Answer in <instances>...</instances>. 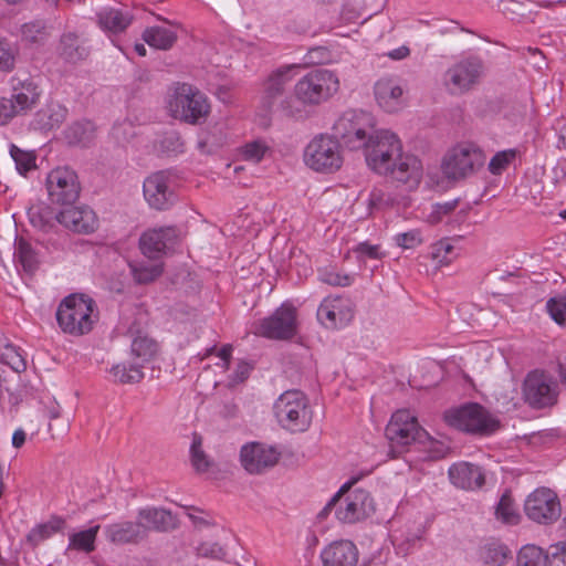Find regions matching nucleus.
Returning a JSON list of instances; mask_svg holds the SVG:
<instances>
[{"mask_svg": "<svg viewBox=\"0 0 566 566\" xmlns=\"http://www.w3.org/2000/svg\"><path fill=\"white\" fill-rule=\"evenodd\" d=\"M143 40L151 48L169 50L177 41V33L166 27H150L143 32Z\"/></svg>", "mask_w": 566, "mask_h": 566, "instance_id": "473e14b6", "label": "nucleus"}, {"mask_svg": "<svg viewBox=\"0 0 566 566\" xmlns=\"http://www.w3.org/2000/svg\"><path fill=\"white\" fill-rule=\"evenodd\" d=\"M354 252L356 253L357 258L359 260H380L382 258V252L380 251V247L377 244H369L368 242H361L359 243L355 249Z\"/></svg>", "mask_w": 566, "mask_h": 566, "instance_id": "bf43d9fd", "label": "nucleus"}, {"mask_svg": "<svg viewBox=\"0 0 566 566\" xmlns=\"http://www.w3.org/2000/svg\"><path fill=\"white\" fill-rule=\"evenodd\" d=\"M56 220L69 230L88 234L96 230L97 218L95 212L86 207H69L60 211Z\"/></svg>", "mask_w": 566, "mask_h": 566, "instance_id": "412c9836", "label": "nucleus"}, {"mask_svg": "<svg viewBox=\"0 0 566 566\" xmlns=\"http://www.w3.org/2000/svg\"><path fill=\"white\" fill-rule=\"evenodd\" d=\"M385 434L391 447H406L427 434L409 410H398L388 422Z\"/></svg>", "mask_w": 566, "mask_h": 566, "instance_id": "dca6fc26", "label": "nucleus"}, {"mask_svg": "<svg viewBox=\"0 0 566 566\" xmlns=\"http://www.w3.org/2000/svg\"><path fill=\"white\" fill-rule=\"evenodd\" d=\"M95 303L82 294L66 296L57 307L56 321L60 328L70 335L81 336L93 328Z\"/></svg>", "mask_w": 566, "mask_h": 566, "instance_id": "7ed1b4c3", "label": "nucleus"}, {"mask_svg": "<svg viewBox=\"0 0 566 566\" xmlns=\"http://www.w3.org/2000/svg\"><path fill=\"white\" fill-rule=\"evenodd\" d=\"M394 545L396 546L397 553L403 556L410 554V552L416 547L418 542L421 538V535L418 533H411L403 535H394Z\"/></svg>", "mask_w": 566, "mask_h": 566, "instance_id": "603ef678", "label": "nucleus"}, {"mask_svg": "<svg viewBox=\"0 0 566 566\" xmlns=\"http://www.w3.org/2000/svg\"><path fill=\"white\" fill-rule=\"evenodd\" d=\"M358 549L350 541H336L321 552L323 566H356Z\"/></svg>", "mask_w": 566, "mask_h": 566, "instance_id": "393cba45", "label": "nucleus"}, {"mask_svg": "<svg viewBox=\"0 0 566 566\" xmlns=\"http://www.w3.org/2000/svg\"><path fill=\"white\" fill-rule=\"evenodd\" d=\"M19 54L18 46L6 39H0V72L9 73L14 70Z\"/></svg>", "mask_w": 566, "mask_h": 566, "instance_id": "a18cd8bd", "label": "nucleus"}, {"mask_svg": "<svg viewBox=\"0 0 566 566\" xmlns=\"http://www.w3.org/2000/svg\"><path fill=\"white\" fill-rule=\"evenodd\" d=\"M457 255L454 245L447 239L431 245L430 256L436 263V268L450 264Z\"/></svg>", "mask_w": 566, "mask_h": 566, "instance_id": "37998d69", "label": "nucleus"}, {"mask_svg": "<svg viewBox=\"0 0 566 566\" xmlns=\"http://www.w3.org/2000/svg\"><path fill=\"white\" fill-rule=\"evenodd\" d=\"M516 158L515 149H506L496 153L489 163V170L493 175L502 174Z\"/></svg>", "mask_w": 566, "mask_h": 566, "instance_id": "de8ad7c7", "label": "nucleus"}, {"mask_svg": "<svg viewBox=\"0 0 566 566\" xmlns=\"http://www.w3.org/2000/svg\"><path fill=\"white\" fill-rule=\"evenodd\" d=\"M10 156L15 164V168L20 175H27L30 170L36 168V155L32 150H24L14 144L10 145Z\"/></svg>", "mask_w": 566, "mask_h": 566, "instance_id": "a19ab883", "label": "nucleus"}, {"mask_svg": "<svg viewBox=\"0 0 566 566\" xmlns=\"http://www.w3.org/2000/svg\"><path fill=\"white\" fill-rule=\"evenodd\" d=\"M551 566H566V542L551 546Z\"/></svg>", "mask_w": 566, "mask_h": 566, "instance_id": "0e129e2a", "label": "nucleus"}, {"mask_svg": "<svg viewBox=\"0 0 566 566\" xmlns=\"http://www.w3.org/2000/svg\"><path fill=\"white\" fill-rule=\"evenodd\" d=\"M134 280L138 284H147L155 281L163 273L160 263L139 262L129 264Z\"/></svg>", "mask_w": 566, "mask_h": 566, "instance_id": "4c0bfd02", "label": "nucleus"}, {"mask_svg": "<svg viewBox=\"0 0 566 566\" xmlns=\"http://www.w3.org/2000/svg\"><path fill=\"white\" fill-rule=\"evenodd\" d=\"M14 258L28 273L34 272L38 268V254L32 245L23 238L17 239L15 241Z\"/></svg>", "mask_w": 566, "mask_h": 566, "instance_id": "e433bc0d", "label": "nucleus"}, {"mask_svg": "<svg viewBox=\"0 0 566 566\" xmlns=\"http://www.w3.org/2000/svg\"><path fill=\"white\" fill-rule=\"evenodd\" d=\"M177 238L172 227H163L145 231L139 239V248L145 256L156 260L170 248Z\"/></svg>", "mask_w": 566, "mask_h": 566, "instance_id": "aec40b11", "label": "nucleus"}, {"mask_svg": "<svg viewBox=\"0 0 566 566\" xmlns=\"http://www.w3.org/2000/svg\"><path fill=\"white\" fill-rule=\"evenodd\" d=\"M321 281L332 286H348L352 283L348 275H343L335 271H325L321 273Z\"/></svg>", "mask_w": 566, "mask_h": 566, "instance_id": "e2e57ef3", "label": "nucleus"}, {"mask_svg": "<svg viewBox=\"0 0 566 566\" xmlns=\"http://www.w3.org/2000/svg\"><path fill=\"white\" fill-rule=\"evenodd\" d=\"M197 555L200 557L221 559L224 556V551L217 543L206 542V543H201L197 547Z\"/></svg>", "mask_w": 566, "mask_h": 566, "instance_id": "680f3d73", "label": "nucleus"}, {"mask_svg": "<svg viewBox=\"0 0 566 566\" xmlns=\"http://www.w3.org/2000/svg\"><path fill=\"white\" fill-rule=\"evenodd\" d=\"M142 369V364L134 363L126 365L125 363H122L112 367L111 375L117 382L135 384L139 382L144 378V373Z\"/></svg>", "mask_w": 566, "mask_h": 566, "instance_id": "58836bf2", "label": "nucleus"}, {"mask_svg": "<svg viewBox=\"0 0 566 566\" xmlns=\"http://www.w3.org/2000/svg\"><path fill=\"white\" fill-rule=\"evenodd\" d=\"M191 462L198 472L207 471L210 465L205 452L201 450L200 441L193 440L191 444Z\"/></svg>", "mask_w": 566, "mask_h": 566, "instance_id": "4d7b16f0", "label": "nucleus"}, {"mask_svg": "<svg viewBox=\"0 0 566 566\" xmlns=\"http://www.w3.org/2000/svg\"><path fill=\"white\" fill-rule=\"evenodd\" d=\"M250 366L247 363H240L232 377V382L238 384L248 378Z\"/></svg>", "mask_w": 566, "mask_h": 566, "instance_id": "774afa93", "label": "nucleus"}, {"mask_svg": "<svg viewBox=\"0 0 566 566\" xmlns=\"http://www.w3.org/2000/svg\"><path fill=\"white\" fill-rule=\"evenodd\" d=\"M524 511L533 522L547 525L559 518L562 506L557 494L553 490L538 488L526 497Z\"/></svg>", "mask_w": 566, "mask_h": 566, "instance_id": "2eb2a0df", "label": "nucleus"}, {"mask_svg": "<svg viewBox=\"0 0 566 566\" xmlns=\"http://www.w3.org/2000/svg\"><path fill=\"white\" fill-rule=\"evenodd\" d=\"M451 483L463 490H475L484 484V474L479 465L469 462L454 463L449 469Z\"/></svg>", "mask_w": 566, "mask_h": 566, "instance_id": "bb28decb", "label": "nucleus"}, {"mask_svg": "<svg viewBox=\"0 0 566 566\" xmlns=\"http://www.w3.org/2000/svg\"><path fill=\"white\" fill-rule=\"evenodd\" d=\"M48 196L53 203L69 206L74 203L81 192L76 172L67 167L51 170L45 180Z\"/></svg>", "mask_w": 566, "mask_h": 566, "instance_id": "ddd939ff", "label": "nucleus"}, {"mask_svg": "<svg viewBox=\"0 0 566 566\" xmlns=\"http://www.w3.org/2000/svg\"><path fill=\"white\" fill-rule=\"evenodd\" d=\"M350 482L345 483L321 511L319 516H326L329 511L335 510L339 522L354 524L374 513L370 494L363 489L350 490Z\"/></svg>", "mask_w": 566, "mask_h": 566, "instance_id": "f257e3e1", "label": "nucleus"}, {"mask_svg": "<svg viewBox=\"0 0 566 566\" xmlns=\"http://www.w3.org/2000/svg\"><path fill=\"white\" fill-rule=\"evenodd\" d=\"M94 135L95 127L88 120L76 122L65 130V138L71 145L86 146L93 140Z\"/></svg>", "mask_w": 566, "mask_h": 566, "instance_id": "c9c22d12", "label": "nucleus"}, {"mask_svg": "<svg viewBox=\"0 0 566 566\" xmlns=\"http://www.w3.org/2000/svg\"><path fill=\"white\" fill-rule=\"evenodd\" d=\"M65 525L64 518L60 516H51V518L44 523L35 525L27 535V542L32 546L36 547L45 539L53 536L63 530Z\"/></svg>", "mask_w": 566, "mask_h": 566, "instance_id": "2f4dec72", "label": "nucleus"}, {"mask_svg": "<svg viewBox=\"0 0 566 566\" xmlns=\"http://www.w3.org/2000/svg\"><path fill=\"white\" fill-rule=\"evenodd\" d=\"M509 548L503 544H489L483 547L481 557L485 564L502 566L506 563Z\"/></svg>", "mask_w": 566, "mask_h": 566, "instance_id": "c03bdc74", "label": "nucleus"}, {"mask_svg": "<svg viewBox=\"0 0 566 566\" xmlns=\"http://www.w3.org/2000/svg\"><path fill=\"white\" fill-rule=\"evenodd\" d=\"M56 52L62 60L72 64L84 61L90 55L85 42L74 32H65L61 35Z\"/></svg>", "mask_w": 566, "mask_h": 566, "instance_id": "c756f323", "label": "nucleus"}, {"mask_svg": "<svg viewBox=\"0 0 566 566\" xmlns=\"http://www.w3.org/2000/svg\"><path fill=\"white\" fill-rule=\"evenodd\" d=\"M157 353V343L147 335L138 333L132 340L130 354L137 359L135 364L149 361Z\"/></svg>", "mask_w": 566, "mask_h": 566, "instance_id": "72a5a7b5", "label": "nucleus"}, {"mask_svg": "<svg viewBox=\"0 0 566 566\" xmlns=\"http://www.w3.org/2000/svg\"><path fill=\"white\" fill-rule=\"evenodd\" d=\"M353 317V303L346 297H325L317 308V318L327 328H342Z\"/></svg>", "mask_w": 566, "mask_h": 566, "instance_id": "f3484780", "label": "nucleus"}, {"mask_svg": "<svg viewBox=\"0 0 566 566\" xmlns=\"http://www.w3.org/2000/svg\"><path fill=\"white\" fill-rule=\"evenodd\" d=\"M484 163L485 155L478 145L461 143L446 154L442 170L449 179H462L476 172Z\"/></svg>", "mask_w": 566, "mask_h": 566, "instance_id": "9d476101", "label": "nucleus"}, {"mask_svg": "<svg viewBox=\"0 0 566 566\" xmlns=\"http://www.w3.org/2000/svg\"><path fill=\"white\" fill-rule=\"evenodd\" d=\"M297 333L296 308L290 304H282L272 315L261 319L254 334L269 339L286 340Z\"/></svg>", "mask_w": 566, "mask_h": 566, "instance_id": "f8f14e48", "label": "nucleus"}, {"mask_svg": "<svg viewBox=\"0 0 566 566\" xmlns=\"http://www.w3.org/2000/svg\"><path fill=\"white\" fill-rule=\"evenodd\" d=\"M143 191L148 205L157 210H166L175 201L171 180L166 171H157L147 177Z\"/></svg>", "mask_w": 566, "mask_h": 566, "instance_id": "a211bd4d", "label": "nucleus"}, {"mask_svg": "<svg viewBox=\"0 0 566 566\" xmlns=\"http://www.w3.org/2000/svg\"><path fill=\"white\" fill-rule=\"evenodd\" d=\"M45 25L41 21L25 23L22 27V35L30 42H38L46 36Z\"/></svg>", "mask_w": 566, "mask_h": 566, "instance_id": "6e6d98bb", "label": "nucleus"}, {"mask_svg": "<svg viewBox=\"0 0 566 566\" xmlns=\"http://www.w3.org/2000/svg\"><path fill=\"white\" fill-rule=\"evenodd\" d=\"M48 122L45 125L49 128L59 127L66 118L67 109L60 104H52L48 107Z\"/></svg>", "mask_w": 566, "mask_h": 566, "instance_id": "13d9d810", "label": "nucleus"}, {"mask_svg": "<svg viewBox=\"0 0 566 566\" xmlns=\"http://www.w3.org/2000/svg\"><path fill=\"white\" fill-rule=\"evenodd\" d=\"M296 65H284L273 71L263 84L262 104L269 111L273 108L280 97L283 96L285 88L293 80V71Z\"/></svg>", "mask_w": 566, "mask_h": 566, "instance_id": "4be33fe9", "label": "nucleus"}, {"mask_svg": "<svg viewBox=\"0 0 566 566\" xmlns=\"http://www.w3.org/2000/svg\"><path fill=\"white\" fill-rule=\"evenodd\" d=\"M546 308L557 324L566 325V295L549 298Z\"/></svg>", "mask_w": 566, "mask_h": 566, "instance_id": "8fccbe9b", "label": "nucleus"}, {"mask_svg": "<svg viewBox=\"0 0 566 566\" xmlns=\"http://www.w3.org/2000/svg\"><path fill=\"white\" fill-rule=\"evenodd\" d=\"M273 412L279 424L293 433L305 432L313 419L308 398L297 389L281 394L273 405Z\"/></svg>", "mask_w": 566, "mask_h": 566, "instance_id": "f03ea898", "label": "nucleus"}, {"mask_svg": "<svg viewBox=\"0 0 566 566\" xmlns=\"http://www.w3.org/2000/svg\"><path fill=\"white\" fill-rule=\"evenodd\" d=\"M364 149L368 167L379 175L387 176L402 153V144L395 133L379 129Z\"/></svg>", "mask_w": 566, "mask_h": 566, "instance_id": "423d86ee", "label": "nucleus"}, {"mask_svg": "<svg viewBox=\"0 0 566 566\" xmlns=\"http://www.w3.org/2000/svg\"><path fill=\"white\" fill-rule=\"evenodd\" d=\"M240 460L242 467L253 474L273 467L279 460V454L273 448L253 442L242 447Z\"/></svg>", "mask_w": 566, "mask_h": 566, "instance_id": "6ab92c4d", "label": "nucleus"}, {"mask_svg": "<svg viewBox=\"0 0 566 566\" xmlns=\"http://www.w3.org/2000/svg\"><path fill=\"white\" fill-rule=\"evenodd\" d=\"M386 198L387 196L381 189L375 188L369 193V206L374 208H379L386 203Z\"/></svg>", "mask_w": 566, "mask_h": 566, "instance_id": "338daca9", "label": "nucleus"}, {"mask_svg": "<svg viewBox=\"0 0 566 566\" xmlns=\"http://www.w3.org/2000/svg\"><path fill=\"white\" fill-rule=\"evenodd\" d=\"M402 93L397 80L391 77H381L375 84L376 101L388 113L396 112L401 106Z\"/></svg>", "mask_w": 566, "mask_h": 566, "instance_id": "c85d7f7f", "label": "nucleus"}, {"mask_svg": "<svg viewBox=\"0 0 566 566\" xmlns=\"http://www.w3.org/2000/svg\"><path fill=\"white\" fill-rule=\"evenodd\" d=\"M446 420L459 430L488 436L495 432L500 421L479 403H468L446 412Z\"/></svg>", "mask_w": 566, "mask_h": 566, "instance_id": "1a4fd4ad", "label": "nucleus"}, {"mask_svg": "<svg viewBox=\"0 0 566 566\" xmlns=\"http://www.w3.org/2000/svg\"><path fill=\"white\" fill-rule=\"evenodd\" d=\"M99 525L90 527L88 530L74 533L70 536V549L83 551L91 553L95 549V539Z\"/></svg>", "mask_w": 566, "mask_h": 566, "instance_id": "ea45409f", "label": "nucleus"}, {"mask_svg": "<svg viewBox=\"0 0 566 566\" xmlns=\"http://www.w3.org/2000/svg\"><path fill=\"white\" fill-rule=\"evenodd\" d=\"M495 516L506 524H517L520 514L509 491L504 492L496 505Z\"/></svg>", "mask_w": 566, "mask_h": 566, "instance_id": "79ce46f5", "label": "nucleus"}, {"mask_svg": "<svg viewBox=\"0 0 566 566\" xmlns=\"http://www.w3.org/2000/svg\"><path fill=\"white\" fill-rule=\"evenodd\" d=\"M387 176L413 189L418 187L422 178L421 161L415 155L401 153L399 159L390 167Z\"/></svg>", "mask_w": 566, "mask_h": 566, "instance_id": "b1692460", "label": "nucleus"}, {"mask_svg": "<svg viewBox=\"0 0 566 566\" xmlns=\"http://www.w3.org/2000/svg\"><path fill=\"white\" fill-rule=\"evenodd\" d=\"M333 130L335 137L353 150L365 148L377 132L370 113L354 109L344 112L334 123Z\"/></svg>", "mask_w": 566, "mask_h": 566, "instance_id": "39448f33", "label": "nucleus"}, {"mask_svg": "<svg viewBox=\"0 0 566 566\" xmlns=\"http://www.w3.org/2000/svg\"><path fill=\"white\" fill-rule=\"evenodd\" d=\"M133 21V15L127 10L107 7L97 13L98 25L106 31L119 33L125 31Z\"/></svg>", "mask_w": 566, "mask_h": 566, "instance_id": "7c9ffc66", "label": "nucleus"}, {"mask_svg": "<svg viewBox=\"0 0 566 566\" xmlns=\"http://www.w3.org/2000/svg\"><path fill=\"white\" fill-rule=\"evenodd\" d=\"M269 150L268 145L262 140H254L251 143H248L243 149H242V157L245 160L252 161V163H260L266 151Z\"/></svg>", "mask_w": 566, "mask_h": 566, "instance_id": "3c124183", "label": "nucleus"}, {"mask_svg": "<svg viewBox=\"0 0 566 566\" xmlns=\"http://www.w3.org/2000/svg\"><path fill=\"white\" fill-rule=\"evenodd\" d=\"M485 76V65L479 56H468L453 63L443 75V84L451 95H463L479 86Z\"/></svg>", "mask_w": 566, "mask_h": 566, "instance_id": "0eeeda50", "label": "nucleus"}, {"mask_svg": "<svg viewBox=\"0 0 566 566\" xmlns=\"http://www.w3.org/2000/svg\"><path fill=\"white\" fill-rule=\"evenodd\" d=\"M557 384L543 370L530 371L523 382L524 400L533 408L542 409L557 401Z\"/></svg>", "mask_w": 566, "mask_h": 566, "instance_id": "4468645a", "label": "nucleus"}, {"mask_svg": "<svg viewBox=\"0 0 566 566\" xmlns=\"http://www.w3.org/2000/svg\"><path fill=\"white\" fill-rule=\"evenodd\" d=\"M422 241L421 232L417 229H412L395 235V242L397 245L403 249H415L419 247Z\"/></svg>", "mask_w": 566, "mask_h": 566, "instance_id": "864d4df0", "label": "nucleus"}, {"mask_svg": "<svg viewBox=\"0 0 566 566\" xmlns=\"http://www.w3.org/2000/svg\"><path fill=\"white\" fill-rule=\"evenodd\" d=\"M138 522L143 524L146 536L149 531L168 532L178 526L177 518L163 507L148 506L140 509L137 514Z\"/></svg>", "mask_w": 566, "mask_h": 566, "instance_id": "a878e982", "label": "nucleus"}, {"mask_svg": "<svg viewBox=\"0 0 566 566\" xmlns=\"http://www.w3.org/2000/svg\"><path fill=\"white\" fill-rule=\"evenodd\" d=\"M304 163L314 171L332 174L343 165V153L336 137L329 135L315 136L305 147Z\"/></svg>", "mask_w": 566, "mask_h": 566, "instance_id": "6e6552de", "label": "nucleus"}, {"mask_svg": "<svg viewBox=\"0 0 566 566\" xmlns=\"http://www.w3.org/2000/svg\"><path fill=\"white\" fill-rule=\"evenodd\" d=\"M0 359L15 373H22L27 368V363L21 353L14 346L8 345L0 354Z\"/></svg>", "mask_w": 566, "mask_h": 566, "instance_id": "49530a36", "label": "nucleus"}, {"mask_svg": "<svg viewBox=\"0 0 566 566\" xmlns=\"http://www.w3.org/2000/svg\"><path fill=\"white\" fill-rule=\"evenodd\" d=\"M23 114L21 109H18L13 99L2 97L0 98V125H7L15 116Z\"/></svg>", "mask_w": 566, "mask_h": 566, "instance_id": "5fc2aeb1", "label": "nucleus"}, {"mask_svg": "<svg viewBox=\"0 0 566 566\" xmlns=\"http://www.w3.org/2000/svg\"><path fill=\"white\" fill-rule=\"evenodd\" d=\"M103 531L106 539L115 545H136L146 538L140 522L120 521L104 526Z\"/></svg>", "mask_w": 566, "mask_h": 566, "instance_id": "5701e85b", "label": "nucleus"}, {"mask_svg": "<svg viewBox=\"0 0 566 566\" xmlns=\"http://www.w3.org/2000/svg\"><path fill=\"white\" fill-rule=\"evenodd\" d=\"M516 563L517 566H551V551L545 554L536 545H525L520 549Z\"/></svg>", "mask_w": 566, "mask_h": 566, "instance_id": "f704fd0d", "label": "nucleus"}, {"mask_svg": "<svg viewBox=\"0 0 566 566\" xmlns=\"http://www.w3.org/2000/svg\"><path fill=\"white\" fill-rule=\"evenodd\" d=\"M339 90L337 74L327 69H315L294 85L296 98L306 106H317L331 99Z\"/></svg>", "mask_w": 566, "mask_h": 566, "instance_id": "20e7f679", "label": "nucleus"}, {"mask_svg": "<svg viewBox=\"0 0 566 566\" xmlns=\"http://www.w3.org/2000/svg\"><path fill=\"white\" fill-rule=\"evenodd\" d=\"M457 205H458L457 200L434 205L433 211L431 214L432 220L439 221L442 218V216L448 214L451 211H453L455 209Z\"/></svg>", "mask_w": 566, "mask_h": 566, "instance_id": "69168bd1", "label": "nucleus"}, {"mask_svg": "<svg viewBox=\"0 0 566 566\" xmlns=\"http://www.w3.org/2000/svg\"><path fill=\"white\" fill-rule=\"evenodd\" d=\"M11 98L15 103L18 109H21L23 114L32 109L38 104L41 92L32 78L13 76L11 78Z\"/></svg>", "mask_w": 566, "mask_h": 566, "instance_id": "cd10ccee", "label": "nucleus"}, {"mask_svg": "<svg viewBox=\"0 0 566 566\" xmlns=\"http://www.w3.org/2000/svg\"><path fill=\"white\" fill-rule=\"evenodd\" d=\"M161 153L172 156L184 153V142L176 132L166 133L159 142Z\"/></svg>", "mask_w": 566, "mask_h": 566, "instance_id": "09e8293b", "label": "nucleus"}, {"mask_svg": "<svg viewBox=\"0 0 566 566\" xmlns=\"http://www.w3.org/2000/svg\"><path fill=\"white\" fill-rule=\"evenodd\" d=\"M169 106L174 117L189 124L199 123L210 111L206 95L187 84L177 88Z\"/></svg>", "mask_w": 566, "mask_h": 566, "instance_id": "9b49d317", "label": "nucleus"}, {"mask_svg": "<svg viewBox=\"0 0 566 566\" xmlns=\"http://www.w3.org/2000/svg\"><path fill=\"white\" fill-rule=\"evenodd\" d=\"M302 106L304 105L296 98L295 95L283 98L279 104V107L284 113V115L290 117H302Z\"/></svg>", "mask_w": 566, "mask_h": 566, "instance_id": "052dcab7", "label": "nucleus"}]
</instances>
